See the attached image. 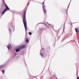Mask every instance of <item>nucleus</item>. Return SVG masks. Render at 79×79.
Masks as SVG:
<instances>
[{
    "label": "nucleus",
    "instance_id": "obj_7",
    "mask_svg": "<svg viewBox=\"0 0 79 79\" xmlns=\"http://www.w3.org/2000/svg\"><path fill=\"white\" fill-rule=\"evenodd\" d=\"M19 48H17V49L16 50V52H19Z\"/></svg>",
    "mask_w": 79,
    "mask_h": 79
},
{
    "label": "nucleus",
    "instance_id": "obj_18",
    "mask_svg": "<svg viewBox=\"0 0 79 79\" xmlns=\"http://www.w3.org/2000/svg\"><path fill=\"white\" fill-rule=\"evenodd\" d=\"M29 3L28 5H27V6H29Z\"/></svg>",
    "mask_w": 79,
    "mask_h": 79
},
{
    "label": "nucleus",
    "instance_id": "obj_9",
    "mask_svg": "<svg viewBox=\"0 0 79 79\" xmlns=\"http://www.w3.org/2000/svg\"><path fill=\"white\" fill-rule=\"evenodd\" d=\"M26 42L27 43L29 42V40L27 38L26 39Z\"/></svg>",
    "mask_w": 79,
    "mask_h": 79
},
{
    "label": "nucleus",
    "instance_id": "obj_8",
    "mask_svg": "<svg viewBox=\"0 0 79 79\" xmlns=\"http://www.w3.org/2000/svg\"><path fill=\"white\" fill-rule=\"evenodd\" d=\"M43 7V10L45 9V6L44 5Z\"/></svg>",
    "mask_w": 79,
    "mask_h": 79
},
{
    "label": "nucleus",
    "instance_id": "obj_2",
    "mask_svg": "<svg viewBox=\"0 0 79 79\" xmlns=\"http://www.w3.org/2000/svg\"><path fill=\"white\" fill-rule=\"evenodd\" d=\"M25 47H26L25 46V45H22L20 46H19L18 47V48L19 49V50H21L22 49L24 48Z\"/></svg>",
    "mask_w": 79,
    "mask_h": 79
},
{
    "label": "nucleus",
    "instance_id": "obj_13",
    "mask_svg": "<svg viewBox=\"0 0 79 79\" xmlns=\"http://www.w3.org/2000/svg\"><path fill=\"white\" fill-rule=\"evenodd\" d=\"M4 73H5V70H2V73H3L4 74Z\"/></svg>",
    "mask_w": 79,
    "mask_h": 79
},
{
    "label": "nucleus",
    "instance_id": "obj_12",
    "mask_svg": "<svg viewBox=\"0 0 79 79\" xmlns=\"http://www.w3.org/2000/svg\"><path fill=\"white\" fill-rule=\"evenodd\" d=\"M40 55H41V56L42 57H43V54L42 53H40Z\"/></svg>",
    "mask_w": 79,
    "mask_h": 79
},
{
    "label": "nucleus",
    "instance_id": "obj_10",
    "mask_svg": "<svg viewBox=\"0 0 79 79\" xmlns=\"http://www.w3.org/2000/svg\"><path fill=\"white\" fill-rule=\"evenodd\" d=\"M4 66V65H0V68H3Z\"/></svg>",
    "mask_w": 79,
    "mask_h": 79
},
{
    "label": "nucleus",
    "instance_id": "obj_15",
    "mask_svg": "<svg viewBox=\"0 0 79 79\" xmlns=\"http://www.w3.org/2000/svg\"><path fill=\"white\" fill-rule=\"evenodd\" d=\"M9 30H10V32H11V29L9 28Z\"/></svg>",
    "mask_w": 79,
    "mask_h": 79
},
{
    "label": "nucleus",
    "instance_id": "obj_17",
    "mask_svg": "<svg viewBox=\"0 0 79 79\" xmlns=\"http://www.w3.org/2000/svg\"><path fill=\"white\" fill-rule=\"evenodd\" d=\"M77 79H79V77H77Z\"/></svg>",
    "mask_w": 79,
    "mask_h": 79
},
{
    "label": "nucleus",
    "instance_id": "obj_3",
    "mask_svg": "<svg viewBox=\"0 0 79 79\" xmlns=\"http://www.w3.org/2000/svg\"><path fill=\"white\" fill-rule=\"evenodd\" d=\"M5 7L6 8V9H5L6 11H7V10H10V8L8 7V6L7 5L5 4Z\"/></svg>",
    "mask_w": 79,
    "mask_h": 79
},
{
    "label": "nucleus",
    "instance_id": "obj_1",
    "mask_svg": "<svg viewBox=\"0 0 79 79\" xmlns=\"http://www.w3.org/2000/svg\"><path fill=\"white\" fill-rule=\"evenodd\" d=\"M26 10H25L23 15V22L25 28V31H27V22L26 21Z\"/></svg>",
    "mask_w": 79,
    "mask_h": 79
},
{
    "label": "nucleus",
    "instance_id": "obj_14",
    "mask_svg": "<svg viewBox=\"0 0 79 79\" xmlns=\"http://www.w3.org/2000/svg\"><path fill=\"white\" fill-rule=\"evenodd\" d=\"M29 35H31V34H32V33H31V32H29Z\"/></svg>",
    "mask_w": 79,
    "mask_h": 79
},
{
    "label": "nucleus",
    "instance_id": "obj_19",
    "mask_svg": "<svg viewBox=\"0 0 79 79\" xmlns=\"http://www.w3.org/2000/svg\"><path fill=\"white\" fill-rule=\"evenodd\" d=\"M56 79H57V78H56Z\"/></svg>",
    "mask_w": 79,
    "mask_h": 79
},
{
    "label": "nucleus",
    "instance_id": "obj_11",
    "mask_svg": "<svg viewBox=\"0 0 79 79\" xmlns=\"http://www.w3.org/2000/svg\"><path fill=\"white\" fill-rule=\"evenodd\" d=\"M44 10V12L45 13H46L47 12H46V10H45V9H43Z\"/></svg>",
    "mask_w": 79,
    "mask_h": 79
},
{
    "label": "nucleus",
    "instance_id": "obj_5",
    "mask_svg": "<svg viewBox=\"0 0 79 79\" xmlns=\"http://www.w3.org/2000/svg\"><path fill=\"white\" fill-rule=\"evenodd\" d=\"M11 47V44H9V45H8L7 46V48H8L9 50H10V47Z\"/></svg>",
    "mask_w": 79,
    "mask_h": 79
},
{
    "label": "nucleus",
    "instance_id": "obj_16",
    "mask_svg": "<svg viewBox=\"0 0 79 79\" xmlns=\"http://www.w3.org/2000/svg\"><path fill=\"white\" fill-rule=\"evenodd\" d=\"M44 2H43V3H42L43 5H44Z\"/></svg>",
    "mask_w": 79,
    "mask_h": 79
},
{
    "label": "nucleus",
    "instance_id": "obj_4",
    "mask_svg": "<svg viewBox=\"0 0 79 79\" xmlns=\"http://www.w3.org/2000/svg\"><path fill=\"white\" fill-rule=\"evenodd\" d=\"M75 30L77 33V32H79V29L78 28H75Z\"/></svg>",
    "mask_w": 79,
    "mask_h": 79
},
{
    "label": "nucleus",
    "instance_id": "obj_6",
    "mask_svg": "<svg viewBox=\"0 0 79 79\" xmlns=\"http://www.w3.org/2000/svg\"><path fill=\"white\" fill-rule=\"evenodd\" d=\"M6 10H4L2 12V15H3L5 13V12H6Z\"/></svg>",
    "mask_w": 79,
    "mask_h": 79
}]
</instances>
